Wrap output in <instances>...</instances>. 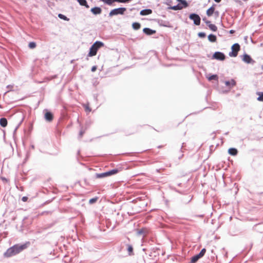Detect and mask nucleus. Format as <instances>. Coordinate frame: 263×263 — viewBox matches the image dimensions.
Here are the masks:
<instances>
[{"label": "nucleus", "mask_w": 263, "mask_h": 263, "mask_svg": "<svg viewBox=\"0 0 263 263\" xmlns=\"http://www.w3.org/2000/svg\"><path fill=\"white\" fill-rule=\"evenodd\" d=\"M7 120L5 118H2L0 119V125L5 127L7 125Z\"/></svg>", "instance_id": "nucleus-17"}, {"label": "nucleus", "mask_w": 263, "mask_h": 263, "mask_svg": "<svg viewBox=\"0 0 263 263\" xmlns=\"http://www.w3.org/2000/svg\"><path fill=\"white\" fill-rule=\"evenodd\" d=\"M208 39L211 42H215L217 40V37L216 35L211 34L208 36Z\"/></svg>", "instance_id": "nucleus-21"}, {"label": "nucleus", "mask_w": 263, "mask_h": 263, "mask_svg": "<svg viewBox=\"0 0 263 263\" xmlns=\"http://www.w3.org/2000/svg\"><path fill=\"white\" fill-rule=\"evenodd\" d=\"M126 10V9L125 8L114 9L109 12V16H112L118 14H123Z\"/></svg>", "instance_id": "nucleus-6"}, {"label": "nucleus", "mask_w": 263, "mask_h": 263, "mask_svg": "<svg viewBox=\"0 0 263 263\" xmlns=\"http://www.w3.org/2000/svg\"><path fill=\"white\" fill-rule=\"evenodd\" d=\"M190 18L194 21L196 25H199L200 23V17L196 14H191L189 16Z\"/></svg>", "instance_id": "nucleus-8"}, {"label": "nucleus", "mask_w": 263, "mask_h": 263, "mask_svg": "<svg viewBox=\"0 0 263 263\" xmlns=\"http://www.w3.org/2000/svg\"><path fill=\"white\" fill-rule=\"evenodd\" d=\"M117 172H118V170H111L110 171H108V172H105V173H101V174H97L96 175V176H97V177L98 178H103V177H107V176H109L115 174Z\"/></svg>", "instance_id": "nucleus-7"}, {"label": "nucleus", "mask_w": 263, "mask_h": 263, "mask_svg": "<svg viewBox=\"0 0 263 263\" xmlns=\"http://www.w3.org/2000/svg\"><path fill=\"white\" fill-rule=\"evenodd\" d=\"M97 69V66H93L92 67L91 70L92 72H95V71H96Z\"/></svg>", "instance_id": "nucleus-33"}, {"label": "nucleus", "mask_w": 263, "mask_h": 263, "mask_svg": "<svg viewBox=\"0 0 263 263\" xmlns=\"http://www.w3.org/2000/svg\"><path fill=\"white\" fill-rule=\"evenodd\" d=\"M147 232V231L146 229H141L139 230L138 232V234L142 235V234H145Z\"/></svg>", "instance_id": "nucleus-26"}, {"label": "nucleus", "mask_w": 263, "mask_h": 263, "mask_svg": "<svg viewBox=\"0 0 263 263\" xmlns=\"http://www.w3.org/2000/svg\"><path fill=\"white\" fill-rule=\"evenodd\" d=\"M97 199H98L97 198H94L90 199L89 200V203H91V204L97 201Z\"/></svg>", "instance_id": "nucleus-30"}, {"label": "nucleus", "mask_w": 263, "mask_h": 263, "mask_svg": "<svg viewBox=\"0 0 263 263\" xmlns=\"http://www.w3.org/2000/svg\"><path fill=\"white\" fill-rule=\"evenodd\" d=\"M83 132H80V135H81V136H83Z\"/></svg>", "instance_id": "nucleus-38"}, {"label": "nucleus", "mask_w": 263, "mask_h": 263, "mask_svg": "<svg viewBox=\"0 0 263 263\" xmlns=\"http://www.w3.org/2000/svg\"><path fill=\"white\" fill-rule=\"evenodd\" d=\"M198 35L201 37H204L205 36V34L204 32H199L198 33Z\"/></svg>", "instance_id": "nucleus-32"}, {"label": "nucleus", "mask_w": 263, "mask_h": 263, "mask_svg": "<svg viewBox=\"0 0 263 263\" xmlns=\"http://www.w3.org/2000/svg\"><path fill=\"white\" fill-rule=\"evenodd\" d=\"M104 44L100 41H96L90 47L88 57H91L97 54L98 50L103 47Z\"/></svg>", "instance_id": "nucleus-2"}, {"label": "nucleus", "mask_w": 263, "mask_h": 263, "mask_svg": "<svg viewBox=\"0 0 263 263\" xmlns=\"http://www.w3.org/2000/svg\"><path fill=\"white\" fill-rule=\"evenodd\" d=\"M206 78L209 81H212L213 80H218V76L216 74L207 76Z\"/></svg>", "instance_id": "nucleus-24"}, {"label": "nucleus", "mask_w": 263, "mask_h": 263, "mask_svg": "<svg viewBox=\"0 0 263 263\" xmlns=\"http://www.w3.org/2000/svg\"><path fill=\"white\" fill-rule=\"evenodd\" d=\"M243 61H245V62H246L247 63H251V62L252 61V59L250 55H249L248 54H245L243 55Z\"/></svg>", "instance_id": "nucleus-18"}, {"label": "nucleus", "mask_w": 263, "mask_h": 263, "mask_svg": "<svg viewBox=\"0 0 263 263\" xmlns=\"http://www.w3.org/2000/svg\"><path fill=\"white\" fill-rule=\"evenodd\" d=\"M127 250L128 251V252L129 253V254H131L132 252H133V248L132 247V246H128V248H127Z\"/></svg>", "instance_id": "nucleus-31"}, {"label": "nucleus", "mask_w": 263, "mask_h": 263, "mask_svg": "<svg viewBox=\"0 0 263 263\" xmlns=\"http://www.w3.org/2000/svg\"><path fill=\"white\" fill-rule=\"evenodd\" d=\"M213 58L216 60L223 61L225 59V55L222 52H216L213 55Z\"/></svg>", "instance_id": "nucleus-10"}, {"label": "nucleus", "mask_w": 263, "mask_h": 263, "mask_svg": "<svg viewBox=\"0 0 263 263\" xmlns=\"http://www.w3.org/2000/svg\"><path fill=\"white\" fill-rule=\"evenodd\" d=\"M132 26L135 30H138L140 28L141 25L139 23L135 22L132 24Z\"/></svg>", "instance_id": "nucleus-23"}, {"label": "nucleus", "mask_w": 263, "mask_h": 263, "mask_svg": "<svg viewBox=\"0 0 263 263\" xmlns=\"http://www.w3.org/2000/svg\"><path fill=\"white\" fill-rule=\"evenodd\" d=\"M28 46L30 48L33 49L36 47V44L35 42H30L29 43Z\"/></svg>", "instance_id": "nucleus-27"}, {"label": "nucleus", "mask_w": 263, "mask_h": 263, "mask_svg": "<svg viewBox=\"0 0 263 263\" xmlns=\"http://www.w3.org/2000/svg\"><path fill=\"white\" fill-rule=\"evenodd\" d=\"M257 94L259 96L257 98V100L259 101H263V92H257Z\"/></svg>", "instance_id": "nucleus-25"}, {"label": "nucleus", "mask_w": 263, "mask_h": 263, "mask_svg": "<svg viewBox=\"0 0 263 263\" xmlns=\"http://www.w3.org/2000/svg\"><path fill=\"white\" fill-rule=\"evenodd\" d=\"M143 31L144 33L148 35L155 34L156 32L155 30L151 29L148 28H144Z\"/></svg>", "instance_id": "nucleus-14"}, {"label": "nucleus", "mask_w": 263, "mask_h": 263, "mask_svg": "<svg viewBox=\"0 0 263 263\" xmlns=\"http://www.w3.org/2000/svg\"><path fill=\"white\" fill-rule=\"evenodd\" d=\"M58 16L61 18V19H63L64 20H66V21H68L69 19L65 15L62 14H59L58 15Z\"/></svg>", "instance_id": "nucleus-28"}, {"label": "nucleus", "mask_w": 263, "mask_h": 263, "mask_svg": "<svg viewBox=\"0 0 263 263\" xmlns=\"http://www.w3.org/2000/svg\"><path fill=\"white\" fill-rule=\"evenodd\" d=\"M152 13V10L151 9H144L140 11V14L141 15H146L150 14Z\"/></svg>", "instance_id": "nucleus-15"}, {"label": "nucleus", "mask_w": 263, "mask_h": 263, "mask_svg": "<svg viewBox=\"0 0 263 263\" xmlns=\"http://www.w3.org/2000/svg\"><path fill=\"white\" fill-rule=\"evenodd\" d=\"M205 252L206 249L205 248L202 249L199 254L193 256L191 258L190 263H196L200 258L204 256Z\"/></svg>", "instance_id": "nucleus-3"}, {"label": "nucleus", "mask_w": 263, "mask_h": 263, "mask_svg": "<svg viewBox=\"0 0 263 263\" xmlns=\"http://www.w3.org/2000/svg\"><path fill=\"white\" fill-rule=\"evenodd\" d=\"M178 2L180 3L178 4L176 6H174L172 7L171 8L174 10H181L183 8H185L187 6V4L186 2L184 0H177Z\"/></svg>", "instance_id": "nucleus-5"}, {"label": "nucleus", "mask_w": 263, "mask_h": 263, "mask_svg": "<svg viewBox=\"0 0 263 263\" xmlns=\"http://www.w3.org/2000/svg\"><path fill=\"white\" fill-rule=\"evenodd\" d=\"M29 245V242H26L23 245H15L8 249L7 251L4 253V255L6 257H10L11 256L15 255L22 252L25 249H27Z\"/></svg>", "instance_id": "nucleus-1"}, {"label": "nucleus", "mask_w": 263, "mask_h": 263, "mask_svg": "<svg viewBox=\"0 0 263 263\" xmlns=\"http://www.w3.org/2000/svg\"><path fill=\"white\" fill-rule=\"evenodd\" d=\"M203 21L205 23V24L209 26V28L213 31H216L217 30V27L213 24L211 23V22L207 20L206 18H203Z\"/></svg>", "instance_id": "nucleus-9"}, {"label": "nucleus", "mask_w": 263, "mask_h": 263, "mask_svg": "<svg viewBox=\"0 0 263 263\" xmlns=\"http://www.w3.org/2000/svg\"><path fill=\"white\" fill-rule=\"evenodd\" d=\"M228 153L231 155L236 156L238 153V151L237 149L235 148H230L228 150Z\"/></svg>", "instance_id": "nucleus-16"}, {"label": "nucleus", "mask_w": 263, "mask_h": 263, "mask_svg": "<svg viewBox=\"0 0 263 263\" xmlns=\"http://www.w3.org/2000/svg\"><path fill=\"white\" fill-rule=\"evenodd\" d=\"M77 1L80 5L85 6L87 8L89 7L86 0H77Z\"/></svg>", "instance_id": "nucleus-20"}, {"label": "nucleus", "mask_w": 263, "mask_h": 263, "mask_svg": "<svg viewBox=\"0 0 263 263\" xmlns=\"http://www.w3.org/2000/svg\"><path fill=\"white\" fill-rule=\"evenodd\" d=\"M215 8L214 7V6H212L209 9H208L206 11V15L208 16H212L214 13H215ZM215 13L216 14H218V12L217 11V12H215Z\"/></svg>", "instance_id": "nucleus-11"}, {"label": "nucleus", "mask_w": 263, "mask_h": 263, "mask_svg": "<svg viewBox=\"0 0 263 263\" xmlns=\"http://www.w3.org/2000/svg\"><path fill=\"white\" fill-rule=\"evenodd\" d=\"M85 110H88L89 111H90L91 110V109L89 108V107L88 106H85Z\"/></svg>", "instance_id": "nucleus-35"}, {"label": "nucleus", "mask_w": 263, "mask_h": 263, "mask_svg": "<svg viewBox=\"0 0 263 263\" xmlns=\"http://www.w3.org/2000/svg\"><path fill=\"white\" fill-rule=\"evenodd\" d=\"M130 1L131 0H114L115 2L122 3H127Z\"/></svg>", "instance_id": "nucleus-29"}, {"label": "nucleus", "mask_w": 263, "mask_h": 263, "mask_svg": "<svg viewBox=\"0 0 263 263\" xmlns=\"http://www.w3.org/2000/svg\"><path fill=\"white\" fill-rule=\"evenodd\" d=\"M104 4L111 6L115 2L114 0H100Z\"/></svg>", "instance_id": "nucleus-22"}, {"label": "nucleus", "mask_w": 263, "mask_h": 263, "mask_svg": "<svg viewBox=\"0 0 263 263\" xmlns=\"http://www.w3.org/2000/svg\"><path fill=\"white\" fill-rule=\"evenodd\" d=\"M225 84L229 87H233L235 85L236 82L234 80H231L230 81H226Z\"/></svg>", "instance_id": "nucleus-19"}, {"label": "nucleus", "mask_w": 263, "mask_h": 263, "mask_svg": "<svg viewBox=\"0 0 263 263\" xmlns=\"http://www.w3.org/2000/svg\"><path fill=\"white\" fill-rule=\"evenodd\" d=\"M240 50V46L238 44L236 43L234 44L232 46V52H230L229 54L230 57H236L238 51Z\"/></svg>", "instance_id": "nucleus-4"}, {"label": "nucleus", "mask_w": 263, "mask_h": 263, "mask_svg": "<svg viewBox=\"0 0 263 263\" xmlns=\"http://www.w3.org/2000/svg\"><path fill=\"white\" fill-rule=\"evenodd\" d=\"M45 118L47 121L51 122L53 119V116L51 112L46 111L45 114Z\"/></svg>", "instance_id": "nucleus-13"}, {"label": "nucleus", "mask_w": 263, "mask_h": 263, "mask_svg": "<svg viewBox=\"0 0 263 263\" xmlns=\"http://www.w3.org/2000/svg\"><path fill=\"white\" fill-rule=\"evenodd\" d=\"M22 200L23 202H26L28 200V197H26V196H24V197H22Z\"/></svg>", "instance_id": "nucleus-34"}, {"label": "nucleus", "mask_w": 263, "mask_h": 263, "mask_svg": "<svg viewBox=\"0 0 263 263\" xmlns=\"http://www.w3.org/2000/svg\"><path fill=\"white\" fill-rule=\"evenodd\" d=\"M217 3H219L221 2V0H214Z\"/></svg>", "instance_id": "nucleus-36"}, {"label": "nucleus", "mask_w": 263, "mask_h": 263, "mask_svg": "<svg viewBox=\"0 0 263 263\" xmlns=\"http://www.w3.org/2000/svg\"><path fill=\"white\" fill-rule=\"evenodd\" d=\"M230 32L231 33H233L234 32V30H230Z\"/></svg>", "instance_id": "nucleus-37"}, {"label": "nucleus", "mask_w": 263, "mask_h": 263, "mask_svg": "<svg viewBox=\"0 0 263 263\" xmlns=\"http://www.w3.org/2000/svg\"><path fill=\"white\" fill-rule=\"evenodd\" d=\"M90 11L95 15L100 14L102 12L101 8L98 7L91 8Z\"/></svg>", "instance_id": "nucleus-12"}]
</instances>
